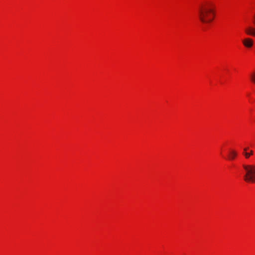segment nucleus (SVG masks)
I'll return each mask as SVG.
<instances>
[{"label": "nucleus", "instance_id": "1", "mask_svg": "<svg viewBox=\"0 0 255 255\" xmlns=\"http://www.w3.org/2000/svg\"><path fill=\"white\" fill-rule=\"evenodd\" d=\"M216 17V6L214 2L211 0L203 2L200 5L198 17L201 22L210 24Z\"/></svg>", "mask_w": 255, "mask_h": 255}, {"label": "nucleus", "instance_id": "2", "mask_svg": "<svg viewBox=\"0 0 255 255\" xmlns=\"http://www.w3.org/2000/svg\"><path fill=\"white\" fill-rule=\"evenodd\" d=\"M243 168L245 172L244 181L248 184H255V165H244Z\"/></svg>", "mask_w": 255, "mask_h": 255}, {"label": "nucleus", "instance_id": "3", "mask_svg": "<svg viewBox=\"0 0 255 255\" xmlns=\"http://www.w3.org/2000/svg\"><path fill=\"white\" fill-rule=\"evenodd\" d=\"M252 22L255 25V12L253 16ZM244 32L247 35L255 37V27L249 26L245 28Z\"/></svg>", "mask_w": 255, "mask_h": 255}, {"label": "nucleus", "instance_id": "4", "mask_svg": "<svg viewBox=\"0 0 255 255\" xmlns=\"http://www.w3.org/2000/svg\"><path fill=\"white\" fill-rule=\"evenodd\" d=\"M238 151L234 148H230L228 152L227 159L230 161H233L236 159L238 156Z\"/></svg>", "mask_w": 255, "mask_h": 255}, {"label": "nucleus", "instance_id": "5", "mask_svg": "<svg viewBox=\"0 0 255 255\" xmlns=\"http://www.w3.org/2000/svg\"><path fill=\"white\" fill-rule=\"evenodd\" d=\"M242 44L245 47L251 49L254 46V41L252 38L247 37L242 40Z\"/></svg>", "mask_w": 255, "mask_h": 255}, {"label": "nucleus", "instance_id": "6", "mask_svg": "<svg viewBox=\"0 0 255 255\" xmlns=\"http://www.w3.org/2000/svg\"><path fill=\"white\" fill-rule=\"evenodd\" d=\"M243 154L245 158L249 159L251 156L254 154V151L251 149L249 147H246L244 148Z\"/></svg>", "mask_w": 255, "mask_h": 255}, {"label": "nucleus", "instance_id": "7", "mask_svg": "<svg viewBox=\"0 0 255 255\" xmlns=\"http://www.w3.org/2000/svg\"><path fill=\"white\" fill-rule=\"evenodd\" d=\"M249 79L251 84L255 86V70L250 74Z\"/></svg>", "mask_w": 255, "mask_h": 255}]
</instances>
